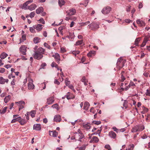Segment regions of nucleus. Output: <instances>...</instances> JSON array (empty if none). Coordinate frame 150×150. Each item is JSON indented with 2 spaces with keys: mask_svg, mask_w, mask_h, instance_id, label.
I'll return each mask as SVG.
<instances>
[{
  "mask_svg": "<svg viewBox=\"0 0 150 150\" xmlns=\"http://www.w3.org/2000/svg\"><path fill=\"white\" fill-rule=\"evenodd\" d=\"M45 50L42 47H39L38 50L35 52L33 54V57L36 59L40 60L43 57Z\"/></svg>",
  "mask_w": 150,
  "mask_h": 150,
  "instance_id": "nucleus-1",
  "label": "nucleus"
},
{
  "mask_svg": "<svg viewBox=\"0 0 150 150\" xmlns=\"http://www.w3.org/2000/svg\"><path fill=\"white\" fill-rule=\"evenodd\" d=\"M88 26L89 27V28L91 30H94L99 28V24L98 23L93 22L88 25Z\"/></svg>",
  "mask_w": 150,
  "mask_h": 150,
  "instance_id": "nucleus-2",
  "label": "nucleus"
},
{
  "mask_svg": "<svg viewBox=\"0 0 150 150\" xmlns=\"http://www.w3.org/2000/svg\"><path fill=\"white\" fill-rule=\"evenodd\" d=\"M144 128V126L136 125L132 128L131 132H135L137 131H142Z\"/></svg>",
  "mask_w": 150,
  "mask_h": 150,
  "instance_id": "nucleus-3",
  "label": "nucleus"
},
{
  "mask_svg": "<svg viewBox=\"0 0 150 150\" xmlns=\"http://www.w3.org/2000/svg\"><path fill=\"white\" fill-rule=\"evenodd\" d=\"M28 82V89L29 90H33L34 89L35 86L33 83V79H29Z\"/></svg>",
  "mask_w": 150,
  "mask_h": 150,
  "instance_id": "nucleus-4",
  "label": "nucleus"
},
{
  "mask_svg": "<svg viewBox=\"0 0 150 150\" xmlns=\"http://www.w3.org/2000/svg\"><path fill=\"white\" fill-rule=\"evenodd\" d=\"M111 10V8L109 6L104 8L101 11L102 13L104 14L109 13Z\"/></svg>",
  "mask_w": 150,
  "mask_h": 150,
  "instance_id": "nucleus-5",
  "label": "nucleus"
},
{
  "mask_svg": "<svg viewBox=\"0 0 150 150\" xmlns=\"http://www.w3.org/2000/svg\"><path fill=\"white\" fill-rule=\"evenodd\" d=\"M20 52L22 54L25 55L27 51L26 47L25 45H22L19 48Z\"/></svg>",
  "mask_w": 150,
  "mask_h": 150,
  "instance_id": "nucleus-6",
  "label": "nucleus"
},
{
  "mask_svg": "<svg viewBox=\"0 0 150 150\" xmlns=\"http://www.w3.org/2000/svg\"><path fill=\"white\" fill-rule=\"evenodd\" d=\"M67 12L68 15L72 16L75 14L76 13V11L75 9L72 8L67 11Z\"/></svg>",
  "mask_w": 150,
  "mask_h": 150,
  "instance_id": "nucleus-7",
  "label": "nucleus"
},
{
  "mask_svg": "<svg viewBox=\"0 0 150 150\" xmlns=\"http://www.w3.org/2000/svg\"><path fill=\"white\" fill-rule=\"evenodd\" d=\"M33 27L38 31H41L43 28L42 25L40 24L33 25Z\"/></svg>",
  "mask_w": 150,
  "mask_h": 150,
  "instance_id": "nucleus-8",
  "label": "nucleus"
},
{
  "mask_svg": "<svg viewBox=\"0 0 150 150\" xmlns=\"http://www.w3.org/2000/svg\"><path fill=\"white\" fill-rule=\"evenodd\" d=\"M33 129L37 131H40L41 129V126L40 124H34L33 126Z\"/></svg>",
  "mask_w": 150,
  "mask_h": 150,
  "instance_id": "nucleus-9",
  "label": "nucleus"
},
{
  "mask_svg": "<svg viewBox=\"0 0 150 150\" xmlns=\"http://www.w3.org/2000/svg\"><path fill=\"white\" fill-rule=\"evenodd\" d=\"M99 141L98 138L96 136H93L90 142L91 143H96L98 142Z\"/></svg>",
  "mask_w": 150,
  "mask_h": 150,
  "instance_id": "nucleus-10",
  "label": "nucleus"
},
{
  "mask_svg": "<svg viewBox=\"0 0 150 150\" xmlns=\"http://www.w3.org/2000/svg\"><path fill=\"white\" fill-rule=\"evenodd\" d=\"M108 135L110 137L114 139L116 138V134L115 132L111 131L109 132Z\"/></svg>",
  "mask_w": 150,
  "mask_h": 150,
  "instance_id": "nucleus-11",
  "label": "nucleus"
},
{
  "mask_svg": "<svg viewBox=\"0 0 150 150\" xmlns=\"http://www.w3.org/2000/svg\"><path fill=\"white\" fill-rule=\"evenodd\" d=\"M8 79H4L2 77H0V84H4L5 83H8Z\"/></svg>",
  "mask_w": 150,
  "mask_h": 150,
  "instance_id": "nucleus-12",
  "label": "nucleus"
},
{
  "mask_svg": "<svg viewBox=\"0 0 150 150\" xmlns=\"http://www.w3.org/2000/svg\"><path fill=\"white\" fill-rule=\"evenodd\" d=\"M37 5L34 4H32L30 6H28V9L30 11L35 10L37 7Z\"/></svg>",
  "mask_w": 150,
  "mask_h": 150,
  "instance_id": "nucleus-13",
  "label": "nucleus"
},
{
  "mask_svg": "<svg viewBox=\"0 0 150 150\" xmlns=\"http://www.w3.org/2000/svg\"><path fill=\"white\" fill-rule=\"evenodd\" d=\"M136 22L137 24H138L139 26H144L145 25V23L143 21L141 20L140 19H138L136 21Z\"/></svg>",
  "mask_w": 150,
  "mask_h": 150,
  "instance_id": "nucleus-14",
  "label": "nucleus"
},
{
  "mask_svg": "<svg viewBox=\"0 0 150 150\" xmlns=\"http://www.w3.org/2000/svg\"><path fill=\"white\" fill-rule=\"evenodd\" d=\"M47 103L48 105L52 104L54 102V98L53 97H50L47 99Z\"/></svg>",
  "mask_w": 150,
  "mask_h": 150,
  "instance_id": "nucleus-15",
  "label": "nucleus"
},
{
  "mask_svg": "<svg viewBox=\"0 0 150 150\" xmlns=\"http://www.w3.org/2000/svg\"><path fill=\"white\" fill-rule=\"evenodd\" d=\"M61 118L60 115H57L54 116V121L56 122H60L61 121Z\"/></svg>",
  "mask_w": 150,
  "mask_h": 150,
  "instance_id": "nucleus-16",
  "label": "nucleus"
},
{
  "mask_svg": "<svg viewBox=\"0 0 150 150\" xmlns=\"http://www.w3.org/2000/svg\"><path fill=\"white\" fill-rule=\"evenodd\" d=\"M112 129L116 133H118L119 132H123L125 130H124V129H117L116 127H113L112 128Z\"/></svg>",
  "mask_w": 150,
  "mask_h": 150,
  "instance_id": "nucleus-17",
  "label": "nucleus"
},
{
  "mask_svg": "<svg viewBox=\"0 0 150 150\" xmlns=\"http://www.w3.org/2000/svg\"><path fill=\"white\" fill-rule=\"evenodd\" d=\"M53 57H54L56 60L58 62H59L60 60V57L59 55L57 53H55L53 55Z\"/></svg>",
  "mask_w": 150,
  "mask_h": 150,
  "instance_id": "nucleus-18",
  "label": "nucleus"
},
{
  "mask_svg": "<svg viewBox=\"0 0 150 150\" xmlns=\"http://www.w3.org/2000/svg\"><path fill=\"white\" fill-rule=\"evenodd\" d=\"M90 104L89 103L87 102H85L84 103V105L83 108L84 110H87Z\"/></svg>",
  "mask_w": 150,
  "mask_h": 150,
  "instance_id": "nucleus-19",
  "label": "nucleus"
},
{
  "mask_svg": "<svg viewBox=\"0 0 150 150\" xmlns=\"http://www.w3.org/2000/svg\"><path fill=\"white\" fill-rule=\"evenodd\" d=\"M50 133H49V135H50L51 136H52V135H51V133H50V132L52 133V137H57L58 134V133L56 131H49Z\"/></svg>",
  "mask_w": 150,
  "mask_h": 150,
  "instance_id": "nucleus-20",
  "label": "nucleus"
},
{
  "mask_svg": "<svg viewBox=\"0 0 150 150\" xmlns=\"http://www.w3.org/2000/svg\"><path fill=\"white\" fill-rule=\"evenodd\" d=\"M11 98V96L10 95H8L6 96L4 98V100L5 103H7L10 100Z\"/></svg>",
  "mask_w": 150,
  "mask_h": 150,
  "instance_id": "nucleus-21",
  "label": "nucleus"
},
{
  "mask_svg": "<svg viewBox=\"0 0 150 150\" xmlns=\"http://www.w3.org/2000/svg\"><path fill=\"white\" fill-rule=\"evenodd\" d=\"M43 11V8L42 7L38 8L36 10V12L38 14L40 13Z\"/></svg>",
  "mask_w": 150,
  "mask_h": 150,
  "instance_id": "nucleus-22",
  "label": "nucleus"
},
{
  "mask_svg": "<svg viewBox=\"0 0 150 150\" xmlns=\"http://www.w3.org/2000/svg\"><path fill=\"white\" fill-rule=\"evenodd\" d=\"M96 52V51L94 50L91 51L87 54V55L88 57H91L93 55L95 54Z\"/></svg>",
  "mask_w": 150,
  "mask_h": 150,
  "instance_id": "nucleus-23",
  "label": "nucleus"
},
{
  "mask_svg": "<svg viewBox=\"0 0 150 150\" xmlns=\"http://www.w3.org/2000/svg\"><path fill=\"white\" fill-rule=\"evenodd\" d=\"M8 56V54L5 53H2L0 55V57L1 59H4Z\"/></svg>",
  "mask_w": 150,
  "mask_h": 150,
  "instance_id": "nucleus-24",
  "label": "nucleus"
},
{
  "mask_svg": "<svg viewBox=\"0 0 150 150\" xmlns=\"http://www.w3.org/2000/svg\"><path fill=\"white\" fill-rule=\"evenodd\" d=\"M122 60V59L121 57H120L118 59L117 63V66H119V67H121L120 64ZM124 66V65H122V67H123Z\"/></svg>",
  "mask_w": 150,
  "mask_h": 150,
  "instance_id": "nucleus-25",
  "label": "nucleus"
},
{
  "mask_svg": "<svg viewBox=\"0 0 150 150\" xmlns=\"http://www.w3.org/2000/svg\"><path fill=\"white\" fill-rule=\"evenodd\" d=\"M78 138H77L78 139V140L79 141H81V139L83 138L84 136L83 134H78Z\"/></svg>",
  "mask_w": 150,
  "mask_h": 150,
  "instance_id": "nucleus-26",
  "label": "nucleus"
},
{
  "mask_svg": "<svg viewBox=\"0 0 150 150\" xmlns=\"http://www.w3.org/2000/svg\"><path fill=\"white\" fill-rule=\"evenodd\" d=\"M33 40L34 43L37 44L40 42V39L39 38L36 37L34 38Z\"/></svg>",
  "mask_w": 150,
  "mask_h": 150,
  "instance_id": "nucleus-27",
  "label": "nucleus"
},
{
  "mask_svg": "<svg viewBox=\"0 0 150 150\" xmlns=\"http://www.w3.org/2000/svg\"><path fill=\"white\" fill-rule=\"evenodd\" d=\"M135 86V84L133 82H132L131 81L130 82V83L128 85L127 87H129V88L130 87H132V88H134V86Z\"/></svg>",
  "mask_w": 150,
  "mask_h": 150,
  "instance_id": "nucleus-28",
  "label": "nucleus"
},
{
  "mask_svg": "<svg viewBox=\"0 0 150 150\" xmlns=\"http://www.w3.org/2000/svg\"><path fill=\"white\" fill-rule=\"evenodd\" d=\"M65 2L64 0H59L58 4L60 6H62L64 5Z\"/></svg>",
  "mask_w": 150,
  "mask_h": 150,
  "instance_id": "nucleus-29",
  "label": "nucleus"
},
{
  "mask_svg": "<svg viewBox=\"0 0 150 150\" xmlns=\"http://www.w3.org/2000/svg\"><path fill=\"white\" fill-rule=\"evenodd\" d=\"M28 4L26 2L25 3L23 4L22 7V8L24 9L25 10H27L28 9Z\"/></svg>",
  "mask_w": 150,
  "mask_h": 150,
  "instance_id": "nucleus-30",
  "label": "nucleus"
},
{
  "mask_svg": "<svg viewBox=\"0 0 150 150\" xmlns=\"http://www.w3.org/2000/svg\"><path fill=\"white\" fill-rule=\"evenodd\" d=\"M26 40V36L25 35H23L22 36L21 38L20 39V43L19 44L21 43V42H23L24 40Z\"/></svg>",
  "mask_w": 150,
  "mask_h": 150,
  "instance_id": "nucleus-31",
  "label": "nucleus"
},
{
  "mask_svg": "<svg viewBox=\"0 0 150 150\" xmlns=\"http://www.w3.org/2000/svg\"><path fill=\"white\" fill-rule=\"evenodd\" d=\"M148 109L147 108H145L144 107H143V111L141 112L142 114H144L146 112H147L148 111Z\"/></svg>",
  "mask_w": 150,
  "mask_h": 150,
  "instance_id": "nucleus-32",
  "label": "nucleus"
},
{
  "mask_svg": "<svg viewBox=\"0 0 150 150\" xmlns=\"http://www.w3.org/2000/svg\"><path fill=\"white\" fill-rule=\"evenodd\" d=\"M90 23V21H88L86 22L82 23H79L80 25L81 26H83L87 25L88 24Z\"/></svg>",
  "mask_w": 150,
  "mask_h": 150,
  "instance_id": "nucleus-33",
  "label": "nucleus"
},
{
  "mask_svg": "<svg viewBox=\"0 0 150 150\" xmlns=\"http://www.w3.org/2000/svg\"><path fill=\"white\" fill-rule=\"evenodd\" d=\"M83 42V40H78L76 42L75 45H81L82 44Z\"/></svg>",
  "mask_w": 150,
  "mask_h": 150,
  "instance_id": "nucleus-34",
  "label": "nucleus"
},
{
  "mask_svg": "<svg viewBox=\"0 0 150 150\" xmlns=\"http://www.w3.org/2000/svg\"><path fill=\"white\" fill-rule=\"evenodd\" d=\"M140 40V38H136L134 42V45H136V46H137Z\"/></svg>",
  "mask_w": 150,
  "mask_h": 150,
  "instance_id": "nucleus-35",
  "label": "nucleus"
},
{
  "mask_svg": "<svg viewBox=\"0 0 150 150\" xmlns=\"http://www.w3.org/2000/svg\"><path fill=\"white\" fill-rule=\"evenodd\" d=\"M30 116L32 117H35V114L36 113V112L35 110L32 111L30 112Z\"/></svg>",
  "mask_w": 150,
  "mask_h": 150,
  "instance_id": "nucleus-36",
  "label": "nucleus"
},
{
  "mask_svg": "<svg viewBox=\"0 0 150 150\" xmlns=\"http://www.w3.org/2000/svg\"><path fill=\"white\" fill-rule=\"evenodd\" d=\"M101 122L100 121H93L92 122V123L96 125H99L101 123Z\"/></svg>",
  "mask_w": 150,
  "mask_h": 150,
  "instance_id": "nucleus-37",
  "label": "nucleus"
},
{
  "mask_svg": "<svg viewBox=\"0 0 150 150\" xmlns=\"http://www.w3.org/2000/svg\"><path fill=\"white\" fill-rule=\"evenodd\" d=\"M52 107L54 108L57 109V110H59V106L57 104H55L52 105Z\"/></svg>",
  "mask_w": 150,
  "mask_h": 150,
  "instance_id": "nucleus-38",
  "label": "nucleus"
},
{
  "mask_svg": "<svg viewBox=\"0 0 150 150\" xmlns=\"http://www.w3.org/2000/svg\"><path fill=\"white\" fill-rule=\"evenodd\" d=\"M7 108V107H5L2 110H1L2 111L1 113V114H3L5 113L6 111Z\"/></svg>",
  "mask_w": 150,
  "mask_h": 150,
  "instance_id": "nucleus-39",
  "label": "nucleus"
},
{
  "mask_svg": "<svg viewBox=\"0 0 150 150\" xmlns=\"http://www.w3.org/2000/svg\"><path fill=\"white\" fill-rule=\"evenodd\" d=\"M65 82L67 86H68L70 83V81L68 80V79L67 78H66Z\"/></svg>",
  "mask_w": 150,
  "mask_h": 150,
  "instance_id": "nucleus-40",
  "label": "nucleus"
},
{
  "mask_svg": "<svg viewBox=\"0 0 150 150\" xmlns=\"http://www.w3.org/2000/svg\"><path fill=\"white\" fill-rule=\"evenodd\" d=\"M35 29L34 28L33 26V27H31L30 28V32L33 33H35Z\"/></svg>",
  "mask_w": 150,
  "mask_h": 150,
  "instance_id": "nucleus-41",
  "label": "nucleus"
},
{
  "mask_svg": "<svg viewBox=\"0 0 150 150\" xmlns=\"http://www.w3.org/2000/svg\"><path fill=\"white\" fill-rule=\"evenodd\" d=\"M15 103L17 104L18 103L20 105H22V104H23L24 105L25 104V102L23 100H21L20 101H19L18 102H16Z\"/></svg>",
  "mask_w": 150,
  "mask_h": 150,
  "instance_id": "nucleus-42",
  "label": "nucleus"
},
{
  "mask_svg": "<svg viewBox=\"0 0 150 150\" xmlns=\"http://www.w3.org/2000/svg\"><path fill=\"white\" fill-rule=\"evenodd\" d=\"M35 14V13L34 12H31L29 15V16L31 18H32L34 17Z\"/></svg>",
  "mask_w": 150,
  "mask_h": 150,
  "instance_id": "nucleus-43",
  "label": "nucleus"
},
{
  "mask_svg": "<svg viewBox=\"0 0 150 150\" xmlns=\"http://www.w3.org/2000/svg\"><path fill=\"white\" fill-rule=\"evenodd\" d=\"M80 52L79 51H73L72 53L75 56L77 54H79Z\"/></svg>",
  "mask_w": 150,
  "mask_h": 150,
  "instance_id": "nucleus-44",
  "label": "nucleus"
},
{
  "mask_svg": "<svg viewBox=\"0 0 150 150\" xmlns=\"http://www.w3.org/2000/svg\"><path fill=\"white\" fill-rule=\"evenodd\" d=\"M26 122V121L25 120L23 119H22L20 121V124L22 125L25 124Z\"/></svg>",
  "mask_w": 150,
  "mask_h": 150,
  "instance_id": "nucleus-45",
  "label": "nucleus"
},
{
  "mask_svg": "<svg viewBox=\"0 0 150 150\" xmlns=\"http://www.w3.org/2000/svg\"><path fill=\"white\" fill-rule=\"evenodd\" d=\"M84 127L87 129H89L91 128V126L90 125L88 124H86L84 125Z\"/></svg>",
  "mask_w": 150,
  "mask_h": 150,
  "instance_id": "nucleus-46",
  "label": "nucleus"
},
{
  "mask_svg": "<svg viewBox=\"0 0 150 150\" xmlns=\"http://www.w3.org/2000/svg\"><path fill=\"white\" fill-rule=\"evenodd\" d=\"M51 66L53 67H54L56 68H57L58 67L56 63L54 62L52 63L51 64Z\"/></svg>",
  "mask_w": 150,
  "mask_h": 150,
  "instance_id": "nucleus-47",
  "label": "nucleus"
},
{
  "mask_svg": "<svg viewBox=\"0 0 150 150\" xmlns=\"http://www.w3.org/2000/svg\"><path fill=\"white\" fill-rule=\"evenodd\" d=\"M60 51L62 53H64L66 52V50L65 48L62 47L60 48Z\"/></svg>",
  "mask_w": 150,
  "mask_h": 150,
  "instance_id": "nucleus-48",
  "label": "nucleus"
},
{
  "mask_svg": "<svg viewBox=\"0 0 150 150\" xmlns=\"http://www.w3.org/2000/svg\"><path fill=\"white\" fill-rule=\"evenodd\" d=\"M81 81L82 82H85L86 81L87 82H88L87 80L86 79V78L85 76H83L82 77V78L81 79Z\"/></svg>",
  "mask_w": 150,
  "mask_h": 150,
  "instance_id": "nucleus-49",
  "label": "nucleus"
},
{
  "mask_svg": "<svg viewBox=\"0 0 150 150\" xmlns=\"http://www.w3.org/2000/svg\"><path fill=\"white\" fill-rule=\"evenodd\" d=\"M39 21L40 22V23H42V24H45V21H44L43 19L42 18H40L39 20Z\"/></svg>",
  "mask_w": 150,
  "mask_h": 150,
  "instance_id": "nucleus-50",
  "label": "nucleus"
},
{
  "mask_svg": "<svg viewBox=\"0 0 150 150\" xmlns=\"http://www.w3.org/2000/svg\"><path fill=\"white\" fill-rule=\"evenodd\" d=\"M105 147L108 150H110L111 149L110 146L109 144H107L105 146Z\"/></svg>",
  "mask_w": 150,
  "mask_h": 150,
  "instance_id": "nucleus-51",
  "label": "nucleus"
},
{
  "mask_svg": "<svg viewBox=\"0 0 150 150\" xmlns=\"http://www.w3.org/2000/svg\"><path fill=\"white\" fill-rule=\"evenodd\" d=\"M131 8V6H129L127 7L126 8V11L127 12H129L130 10V9Z\"/></svg>",
  "mask_w": 150,
  "mask_h": 150,
  "instance_id": "nucleus-52",
  "label": "nucleus"
},
{
  "mask_svg": "<svg viewBox=\"0 0 150 150\" xmlns=\"http://www.w3.org/2000/svg\"><path fill=\"white\" fill-rule=\"evenodd\" d=\"M145 94L146 96H150V90H149L148 89H147Z\"/></svg>",
  "mask_w": 150,
  "mask_h": 150,
  "instance_id": "nucleus-53",
  "label": "nucleus"
},
{
  "mask_svg": "<svg viewBox=\"0 0 150 150\" xmlns=\"http://www.w3.org/2000/svg\"><path fill=\"white\" fill-rule=\"evenodd\" d=\"M54 83L55 84L59 85L60 84V82L57 79H55L54 81Z\"/></svg>",
  "mask_w": 150,
  "mask_h": 150,
  "instance_id": "nucleus-54",
  "label": "nucleus"
},
{
  "mask_svg": "<svg viewBox=\"0 0 150 150\" xmlns=\"http://www.w3.org/2000/svg\"><path fill=\"white\" fill-rule=\"evenodd\" d=\"M44 46L48 48V49H50V47L47 43L45 42L44 44Z\"/></svg>",
  "mask_w": 150,
  "mask_h": 150,
  "instance_id": "nucleus-55",
  "label": "nucleus"
},
{
  "mask_svg": "<svg viewBox=\"0 0 150 150\" xmlns=\"http://www.w3.org/2000/svg\"><path fill=\"white\" fill-rule=\"evenodd\" d=\"M46 64L45 63H42L41 65V68L43 69H44V67L46 66Z\"/></svg>",
  "mask_w": 150,
  "mask_h": 150,
  "instance_id": "nucleus-56",
  "label": "nucleus"
},
{
  "mask_svg": "<svg viewBox=\"0 0 150 150\" xmlns=\"http://www.w3.org/2000/svg\"><path fill=\"white\" fill-rule=\"evenodd\" d=\"M30 114V113L29 112H27L26 113V114L25 115L26 116V118L28 120L29 119V116Z\"/></svg>",
  "mask_w": 150,
  "mask_h": 150,
  "instance_id": "nucleus-57",
  "label": "nucleus"
},
{
  "mask_svg": "<svg viewBox=\"0 0 150 150\" xmlns=\"http://www.w3.org/2000/svg\"><path fill=\"white\" fill-rule=\"evenodd\" d=\"M5 71V69L3 68H0V73H3Z\"/></svg>",
  "mask_w": 150,
  "mask_h": 150,
  "instance_id": "nucleus-58",
  "label": "nucleus"
},
{
  "mask_svg": "<svg viewBox=\"0 0 150 150\" xmlns=\"http://www.w3.org/2000/svg\"><path fill=\"white\" fill-rule=\"evenodd\" d=\"M121 78V82H123L125 79V78L123 76V75H122Z\"/></svg>",
  "mask_w": 150,
  "mask_h": 150,
  "instance_id": "nucleus-59",
  "label": "nucleus"
},
{
  "mask_svg": "<svg viewBox=\"0 0 150 150\" xmlns=\"http://www.w3.org/2000/svg\"><path fill=\"white\" fill-rule=\"evenodd\" d=\"M121 89L122 91L125 90L126 91L129 89V87H127V86H126V87H124V88L122 87L121 88Z\"/></svg>",
  "mask_w": 150,
  "mask_h": 150,
  "instance_id": "nucleus-60",
  "label": "nucleus"
},
{
  "mask_svg": "<svg viewBox=\"0 0 150 150\" xmlns=\"http://www.w3.org/2000/svg\"><path fill=\"white\" fill-rule=\"evenodd\" d=\"M11 64H6L4 66V67L8 69L9 68H10L11 67Z\"/></svg>",
  "mask_w": 150,
  "mask_h": 150,
  "instance_id": "nucleus-61",
  "label": "nucleus"
},
{
  "mask_svg": "<svg viewBox=\"0 0 150 150\" xmlns=\"http://www.w3.org/2000/svg\"><path fill=\"white\" fill-rule=\"evenodd\" d=\"M125 22L127 23H129L131 22V21L129 19H127L125 20Z\"/></svg>",
  "mask_w": 150,
  "mask_h": 150,
  "instance_id": "nucleus-62",
  "label": "nucleus"
},
{
  "mask_svg": "<svg viewBox=\"0 0 150 150\" xmlns=\"http://www.w3.org/2000/svg\"><path fill=\"white\" fill-rule=\"evenodd\" d=\"M64 28V26H60L58 28V30L61 32L62 30H63Z\"/></svg>",
  "mask_w": 150,
  "mask_h": 150,
  "instance_id": "nucleus-63",
  "label": "nucleus"
},
{
  "mask_svg": "<svg viewBox=\"0 0 150 150\" xmlns=\"http://www.w3.org/2000/svg\"><path fill=\"white\" fill-rule=\"evenodd\" d=\"M75 23L74 21H72L70 24V27H71V28L72 27H73Z\"/></svg>",
  "mask_w": 150,
  "mask_h": 150,
  "instance_id": "nucleus-64",
  "label": "nucleus"
}]
</instances>
